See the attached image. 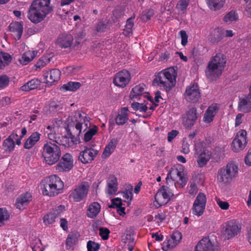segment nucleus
I'll use <instances>...</instances> for the list:
<instances>
[{"instance_id":"1","label":"nucleus","mask_w":251,"mask_h":251,"mask_svg":"<svg viewBox=\"0 0 251 251\" xmlns=\"http://www.w3.org/2000/svg\"><path fill=\"white\" fill-rule=\"evenodd\" d=\"M50 0H34L31 3L27 17L33 23L38 24L43 21L52 11L50 5Z\"/></svg>"},{"instance_id":"2","label":"nucleus","mask_w":251,"mask_h":251,"mask_svg":"<svg viewBox=\"0 0 251 251\" xmlns=\"http://www.w3.org/2000/svg\"><path fill=\"white\" fill-rule=\"evenodd\" d=\"M226 58L221 53H218L208 62L205 72L206 77L214 81L221 76L226 63Z\"/></svg>"},{"instance_id":"3","label":"nucleus","mask_w":251,"mask_h":251,"mask_svg":"<svg viewBox=\"0 0 251 251\" xmlns=\"http://www.w3.org/2000/svg\"><path fill=\"white\" fill-rule=\"evenodd\" d=\"M63 187V182L56 175L47 177L41 183V189L44 196H56L60 193Z\"/></svg>"},{"instance_id":"4","label":"nucleus","mask_w":251,"mask_h":251,"mask_svg":"<svg viewBox=\"0 0 251 251\" xmlns=\"http://www.w3.org/2000/svg\"><path fill=\"white\" fill-rule=\"evenodd\" d=\"M176 75L177 73L174 68H168L158 73L153 83L156 82L163 87L166 91H169L176 85Z\"/></svg>"},{"instance_id":"5","label":"nucleus","mask_w":251,"mask_h":251,"mask_svg":"<svg viewBox=\"0 0 251 251\" xmlns=\"http://www.w3.org/2000/svg\"><path fill=\"white\" fill-rule=\"evenodd\" d=\"M42 156L46 163L51 165L60 159L61 152L59 147L54 143L47 142L44 145Z\"/></svg>"},{"instance_id":"6","label":"nucleus","mask_w":251,"mask_h":251,"mask_svg":"<svg viewBox=\"0 0 251 251\" xmlns=\"http://www.w3.org/2000/svg\"><path fill=\"white\" fill-rule=\"evenodd\" d=\"M238 170V167L234 163H228L218 171V180L224 183H229L236 177Z\"/></svg>"},{"instance_id":"7","label":"nucleus","mask_w":251,"mask_h":251,"mask_svg":"<svg viewBox=\"0 0 251 251\" xmlns=\"http://www.w3.org/2000/svg\"><path fill=\"white\" fill-rule=\"evenodd\" d=\"M176 177H178L179 179L176 182L174 183L176 187L183 188L186 184L188 178L183 171H180L177 168H172L170 170L166 177L167 183L169 184L170 179L173 182Z\"/></svg>"},{"instance_id":"8","label":"nucleus","mask_w":251,"mask_h":251,"mask_svg":"<svg viewBox=\"0 0 251 251\" xmlns=\"http://www.w3.org/2000/svg\"><path fill=\"white\" fill-rule=\"evenodd\" d=\"M89 187L88 182H81L69 195L70 200L75 202L80 201L86 197Z\"/></svg>"},{"instance_id":"9","label":"nucleus","mask_w":251,"mask_h":251,"mask_svg":"<svg viewBox=\"0 0 251 251\" xmlns=\"http://www.w3.org/2000/svg\"><path fill=\"white\" fill-rule=\"evenodd\" d=\"M173 196L174 194L170 191L169 187L162 186L156 194L155 201L159 207L167 204Z\"/></svg>"},{"instance_id":"10","label":"nucleus","mask_w":251,"mask_h":251,"mask_svg":"<svg viewBox=\"0 0 251 251\" xmlns=\"http://www.w3.org/2000/svg\"><path fill=\"white\" fill-rule=\"evenodd\" d=\"M247 144V132L245 130L241 129L237 132L232 141V150L235 152L242 150L245 148Z\"/></svg>"},{"instance_id":"11","label":"nucleus","mask_w":251,"mask_h":251,"mask_svg":"<svg viewBox=\"0 0 251 251\" xmlns=\"http://www.w3.org/2000/svg\"><path fill=\"white\" fill-rule=\"evenodd\" d=\"M206 203V198L204 193H200L197 196L192 207V213L198 216H201L204 212Z\"/></svg>"},{"instance_id":"12","label":"nucleus","mask_w":251,"mask_h":251,"mask_svg":"<svg viewBox=\"0 0 251 251\" xmlns=\"http://www.w3.org/2000/svg\"><path fill=\"white\" fill-rule=\"evenodd\" d=\"M240 225L234 221H230L226 223L223 233L225 239H229L237 235L240 232Z\"/></svg>"},{"instance_id":"13","label":"nucleus","mask_w":251,"mask_h":251,"mask_svg":"<svg viewBox=\"0 0 251 251\" xmlns=\"http://www.w3.org/2000/svg\"><path fill=\"white\" fill-rule=\"evenodd\" d=\"M198 118L197 109L191 108L182 116V124L187 128H191L195 124Z\"/></svg>"},{"instance_id":"14","label":"nucleus","mask_w":251,"mask_h":251,"mask_svg":"<svg viewBox=\"0 0 251 251\" xmlns=\"http://www.w3.org/2000/svg\"><path fill=\"white\" fill-rule=\"evenodd\" d=\"M130 78V73L127 70H123L116 74L113 79V83L124 88L128 83Z\"/></svg>"},{"instance_id":"15","label":"nucleus","mask_w":251,"mask_h":251,"mask_svg":"<svg viewBox=\"0 0 251 251\" xmlns=\"http://www.w3.org/2000/svg\"><path fill=\"white\" fill-rule=\"evenodd\" d=\"M186 100L190 102H195L199 100L201 97L199 86L197 84H193L187 87L185 93Z\"/></svg>"},{"instance_id":"16","label":"nucleus","mask_w":251,"mask_h":251,"mask_svg":"<svg viewBox=\"0 0 251 251\" xmlns=\"http://www.w3.org/2000/svg\"><path fill=\"white\" fill-rule=\"evenodd\" d=\"M90 118L87 117L86 114L81 111L75 112L73 123L78 124L80 127L83 128L84 131L90 126Z\"/></svg>"},{"instance_id":"17","label":"nucleus","mask_w":251,"mask_h":251,"mask_svg":"<svg viewBox=\"0 0 251 251\" xmlns=\"http://www.w3.org/2000/svg\"><path fill=\"white\" fill-rule=\"evenodd\" d=\"M85 149L81 151L78 157L79 160L83 163L91 162L97 154L98 151L91 147H85Z\"/></svg>"},{"instance_id":"18","label":"nucleus","mask_w":251,"mask_h":251,"mask_svg":"<svg viewBox=\"0 0 251 251\" xmlns=\"http://www.w3.org/2000/svg\"><path fill=\"white\" fill-rule=\"evenodd\" d=\"M73 166V160L72 155L69 153H66L57 165L56 169L60 172L67 171L71 170Z\"/></svg>"},{"instance_id":"19","label":"nucleus","mask_w":251,"mask_h":251,"mask_svg":"<svg viewBox=\"0 0 251 251\" xmlns=\"http://www.w3.org/2000/svg\"><path fill=\"white\" fill-rule=\"evenodd\" d=\"M181 239V233L178 231H175L171 238L163 243L162 249L166 251L168 249L173 248L178 244Z\"/></svg>"},{"instance_id":"20","label":"nucleus","mask_w":251,"mask_h":251,"mask_svg":"<svg viewBox=\"0 0 251 251\" xmlns=\"http://www.w3.org/2000/svg\"><path fill=\"white\" fill-rule=\"evenodd\" d=\"M82 129L83 128L80 127L79 124H75V123H73V125L68 126L67 131L70 138L74 143L76 144L79 139V137L81 132Z\"/></svg>"},{"instance_id":"21","label":"nucleus","mask_w":251,"mask_h":251,"mask_svg":"<svg viewBox=\"0 0 251 251\" xmlns=\"http://www.w3.org/2000/svg\"><path fill=\"white\" fill-rule=\"evenodd\" d=\"M43 76L46 83L51 85L54 82L59 80L61 76V72L58 69H53L50 72H46Z\"/></svg>"},{"instance_id":"22","label":"nucleus","mask_w":251,"mask_h":251,"mask_svg":"<svg viewBox=\"0 0 251 251\" xmlns=\"http://www.w3.org/2000/svg\"><path fill=\"white\" fill-rule=\"evenodd\" d=\"M208 237L202 239L196 247V251H218Z\"/></svg>"},{"instance_id":"23","label":"nucleus","mask_w":251,"mask_h":251,"mask_svg":"<svg viewBox=\"0 0 251 251\" xmlns=\"http://www.w3.org/2000/svg\"><path fill=\"white\" fill-rule=\"evenodd\" d=\"M31 200L32 196L30 193L26 192L22 194L17 199L16 207L20 210L24 209Z\"/></svg>"},{"instance_id":"24","label":"nucleus","mask_w":251,"mask_h":251,"mask_svg":"<svg viewBox=\"0 0 251 251\" xmlns=\"http://www.w3.org/2000/svg\"><path fill=\"white\" fill-rule=\"evenodd\" d=\"M238 109L245 113L251 111V94H248L240 99Z\"/></svg>"},{"instance_id":"25","label":"nucleus","mask_w":251,"mask_h":251,"mask_svg":"<svg viewBox=\"0 0 251 251\" xmlns=\"http://www.w3.org/2000/svg\"><path fill=\"white\" fill-rule=\"evenodd\" d=\"M18 137L16 132H13L10 136L3 142V148L6 152H10L14 150L15 148L14 139Z\"/></svg>"},{"instance_id":"26","label":"nucleus","mask_w":251,"mask_h":251,"mask_svg":"<svg viewBox=\"0 0 251 251\" xmlns=\"http://www.w3.org/2000/svg\"><path fill=\"white\" fill-rule=\"evenodd\" d=\"M8 28L9 30L15 36L16 40L21 39L23 32V25L22 23L18 22L11 23Z\"/></svg>"},{"instance_id":"27","label":"nucleus","mask_w":251,"mask_h":251,"mask_svg":"<svg viewBox=\"0 0 251 251\" xmlns=\"http://www.w3.org/2000/svg\"><path fill=\"white\" fill-rule=\"evenodd\" d=\"M73 38L71 34H61L58 38L57 43L61 48L70 47L73 43Z\"/></svg>"},{"instance_id":"28","label":"nucleus","mask_w":251,"mask_h":251,"mask_svg":"<svg viewBox=\"0 0 251 251\" xmlns=\"http://www.w3.org/2000/svg\"><path fill=\"white\" fill-rule=\"evenodd\" d=\"M106 192L109 195L115 194L118 189L117 178L114 176H110L107 180Z\"/></svg>"},{"instance_id":"29","label":"nucleus","mask_w":251,"mask_h":251,"mask_svg":"<svg viewBox=\"0 0 251 251\" xmlns=\"http://www.w3.org/2000/svg\"><path fill=\"white\" fill-rule=\"evenodd\" d=\"M224 37L223 31L219 28H215L211 31L209 40L212 43H217L221 41Z\"/></svg>"},{"instance_id":"30","label":"nucleus","mask_w":251,"mask_h":251,"mask_svg":"<svg viewBox=\"0 0 251 251\" xmlns=\"http://www.w3.org/2000/svg\"><path fill=\"white\" fill-rule=\"evenodd\" d=\"M40 136L41 134L37 132L32 133L24 143V148L26 149H31L39 140Z\"/></svg>"},{"instance_id":"31","label":"nucleus","mask_w":251,"mask_h":251,"mask_svg":"<svg viewBox=\"0 0 251 251\" xmlns=\"http://www.w3.org/2000/svg\"><path fill=\"white\" fill-rule=\"evenodd\" d=\"M218 110V107L217 105H212L210 106L204 114L203 117L204 121L207 123H210L213 120Z\"/></svg>"},{"instance_id":"32","label":"nucleus","mask_w":251,"mask_h":251,"mask_svg":"<svg viewBox=\"0 0 251 251\" xmlns=\"http://www.w3.org/2000/svg\"><path fill=\"white\" fill-rule=\"evenodd\" d=\"M118 140L113 138L111 140L108 145H107L103 151L102 157L106 158L110 156L113 152L118 144Z\"/></svg>"},{"instance_id":"33","label":"nucleus","mask_w":251,"mask_h":251,"mask_svg":"<svg viewBox=\"0 0 251 251\" xmlns=\"http://www.w3.org/2000/svg\"><path fill=\"white\" fill-rule=\"evenodd\" d=\"M100 209V204L97 202H94L89 205L87 209V215L90 218H94L99 213Z\"/></svg>"},{"instance_id":"34","label":"nucleus","mask_w":251,"mask_h":251,"mask_svg":"<svg viewBox=\"0 0 251 251\" xmlns=\"http://www.w3.org/2000/svg\"><path fill=\"white\" fill-rule=\"evenodd\" d=\"M127 107H123L116 118V123L118 125H123L128 119Z\"/></svg>"},{"instance_id":"35","label":"nucleus","mask_w":251,"mask_h":251,"mask_svg":"<svg viewBox=\"0 0 251 251\" xmlns=\"http://www.w3.org/2000/svg\"><path fill=\"white\" fill-rule=\"evenodd\" d=\"M145 87V84H140L133 88L129 95L130 98L132 100L138 99L144 93Z\"/></svg>"},{"instance_id":"36","label":"nucleus","mask_w":251,"mask_h":251,"mask_svg":"<svg viewBox=\"0 0 251 251\" xmlns=\"http://www.w3.org/2000/svg\"><path fill=\"white\" fill-rule=\"evenodd\" d=\"M40 81L38 79H33L25 84L21 87L23 91H29L37 88L40 84Z\"/></svg>"},{"instance_id":"37","label":"nucleus","mask_w":251,"mask_h":251,"mask_svg":"<svg viewBox=\"0 0 251 251\" xmlns=\"http://www.w3.org/2000/svg\"><path fill=\"white\" fill-rule=\"evenodd\" d=\"M207 4L210 9L216 11L222 8L225 0H206Z\"/></svg>"},{"instance_id":"38","label":"nucleus","mask_w":251,"mask_h":251,"mask_svg":"<svg viewBox=\"0 0 251 251\" xmlns=\"http://www.w3.org/2000/svg\"><path fill=\"white\" fill-rule=\"evenodd\" d=\"M12 57L8 53L0 52V69H3L11 62Z\"/></svg>"},{"instance_id":"39","label":"nucleus","mask_w":251,"mask_h":251,"mask_svg":"<svg viewBox=\"0 0 251 251\" xmlns=\"http://www.w3.org/2000/svg\"><path fill=\"white\" fill-rule=\"evenodd\" d=\"M190 0H179L177 3L176 8L179 14H184L187 9Z\"/></svg>"},{"instance_id":"40","label":"nucleus","mask_w":251,"mask_h":251,"mask_svg":"<svg viewBox=\"0 0 251 251\" xmlns=\"http://www.w3.org/2000/svg\"><path fill=\"white\" fill-rule=\"evenodd\" d=\"M81 84L77 82H69L64 84L60 88L61 90L75 91L80 88Z\"/></svg>"},{"instance_id":"41","label":"nucleus","mask_w":251,"mask_h":251,"mask_svg":"<svg viewBox=\"0 0 251 251\" xmlns=\"http://www.w3.org/2000/svg\"><path fill=\"white\" fill-rule=\"evenodd\" d=\"M134 17L128 19L126 21V24L124 29L123 34L126 36H130L132 34V27L134 25L133 19Z\"/></svg>"},{"instance_id":"42","label":"nucleus","mask_w":251,"mask_h":251,"mask_svg":"<svg viewBox=\"0 0 251 251\" xmlns=\"http://www.w3.org/2000/svg\"><path fill=\"white\" fill-rule=\"evenodd\" d=\"M35 57L34 52L30 50L25 52L20 60L21 63L24 65L27 64L32 61Z\"/></svg>"},{"instance_id":"43","label":"nucleus","mask_w":251,"mask_h":251,"mask_svg":"<svg viewBox=\"0 0 251 251\" xmlns=\"http://www.w3.org/2000/svg\"><path fill=\"white\" fill-rule=\"evenodd\" d=\"M210 158V157L209 152H207L206 153L205 151H203V152L200 154L197 160L199 166L200 167H203L206 164L207 161H208Z\"/></svg>"},{"instance_id":"44","label":"nucleus","mask_w":251,"mask_h":251,"mask_svg":"<svg viewBox=\"0 0 251 251\" xmlns=\"http://www.w3.org/2000/svg\"><path fill=\"white\" fill-rule=\"evenodd\" d=\"M78 233L75 231L70 232L66 241V244L67 246L72 247L77 241Z\"/></svg>"},{"instance_id":"45","label":"nucleus","mask_w":251,"mask_h":251,"mask_svg":"<svg viewBox=\"0 0 251 251\" xmlns=\"http://www.w3.org/2000/svg\"><path fill=\"white\" fill-rule=\"evenodd\" d=\"M133 232L130 230H126L122 236V240L125 243H128V244L133 243L134 239L133 238Z\"/></svg>"},{"instance_id":"46","label":"nucleus","mask_w":251,"mask_h":251,"mask_svg":"<svg viewBox=\"0 0 251 251\" xmlns=\"http://www.w3.org/2000/svg\"><path fill=\"white\" fill-rule=\"evenodd\" d=\"M10 215L5 208H0V226L4 224V222L8 220Z\"/></svg>"},{"instance_id":"47","label":"nucleus","mask_w":251,"mask_h":251,"mask_svg":"<svg viewBox=\"0 0 251 251\" xmlns=\"http://www.w3.org/2000/svg\"><path fill=\"white\" fill-rule=\"evenodd\" d=\"M124 8L122 7H117L113 11L114 22H117L124 15Z\"/></svg>"},{"instance_id":"48","label":"nucleus","mask_w":251,"mask_h":251,"mask_svg":"<svg viewBox=\"0 0 251 251\" xmlns=\"http://www.w3.org/2000/svg\"><path fill=\"white\" fill-rule=\"evenodd\" d=\"M97 127L94 126L93 128L89 129L84 134V140L87 142L89 141L97 132Z\"/></svg>"},{"instance_id":"49","label":"nucleus","mask_w":251,"mask_h":251,"mask_svg":"<svg viewBox=\"0 0 251 251\" xmlns=\"http://www.w3.org/2000/svg\"><path fill=\"white\" fill-rule=\"evenodd\" d=\"M62 109V106L61 104H57L54 102H50L49 106V111L51 114H55Z\"/></svg>"},{"instance_id":"50","label":"nucleus","mask_w":251,"mask_h":251,"mask_svg":"<svg viewBox=\"0 0 251 251\" xmlns=\"http://www.w3.org/2000/svg\"><path fill=\"white\" fill-rule=\"evenodd\" d=\"M50 57L48 56L42 57L37 63L35 65L36 68L41 69L44 67L48 63H49L50 61Z\"/></svg>"},{"instance_id":"51","label":"nucleus","mask_w":251,"mask_h":251,"mask_svg":"<svg viewBox=\"0 0 251 251\" xmlns=\"http://www.w3.org/2000/svg\"><path fill=\"white\" fill-rule=\"evenodd\" d=\"M237 19V15L234 11H231L227 13L224 18V21L225 22H231L233 21H236Z\"/></svg>"},{"instance_id":"52","label":"nucleus","mask_w":251,"mask_h":251,"mask_svg":"<svg viewBox=\"0 0 251 251\" xmlns=\"http://www.w3.org/2000/svg\"><path fill=\"white\" fill-rule=\"evenodd\" d=\"M131 107L135 111L139 110L141 112H147L148 110V107L146 105L137 102L132 103Z\"/></svg>"},{"instance_id":"53","label":"nucleus","mask_w":251,"mask_h":251,"mask_svg":"<svg viewBox=\"0 0 251 251\" xmlns=\"http://www.w3.org/2000/svg\"><path fill=\"white\" fill-rule=\"evenodd\" d=\"M56 218L55 215L51 212L44 216V222L46 225L51 224L55 222Z\"/></svg>"},{"instance_id":"54","label":"nucleus","mask_w":251,"mask_h":251,"mask_svg":"<svg viewBox=\"0 0 251 251\" xmlns=\"http://www.w3.org/2000/svg\"><path fill=\"white\" fill-rule=\"evenodd\" d=\"M100 247V245L92 241H89L87 244L88 251H97Z\"/></svg>"},{"instance_id":"55","label":"nucleus","mask_w":251,"mask_h":251,"mask_svg":"<svg viewBox=\"0 0 251 251\" xmlns=\"http://www.w3.org/2000/svg\"><path fill=\"white\" fill-rule=\"evenodd\" d=\"M100 235L103 240H107L109 238V230L105 227H100L99 229Z\"/></svg>"},{"instance_id":"56","label":"nucleus","mask_w":251,"mask_h":251,"mask_svg":"<svg viewBox=\"0 0 251 251\" xmlns=\"http://www.w3.org/2000/svg\"><path fill=\"white\" fill-rule=\"evenodd\" d=\"M9 82V77L5 75L0 76V88H4L7 86Z\"/></svg>"},{"instance_id":"57","label":"nucleus","mask_w":251,"mask_h":251,"mask_svg":"<svg viewBox=\"0 0 251 251\" xmlns=\"http://www.w3.org/2000/svg\"><path fill=\"white\" fill-rule=\"evenodd\" d=\"M112 203L109 207L117 208L118 207L123 205L122 200L120 198H117L112 200Z\"/></svg>"},{"instance_id":"58","label":"nucleus","mask_w":251,"mask_h":251,"mask_svg":"<svg viewBox=\"0 0 251 251\" xmlns=\"http://www.w3.org/2000/svg\"><path fill=\"white\" fill-rule=\"evenodd\" d=\"M123 197L125 200L131 201L132 198V188L130 189H126L125 191L122 192ZM126 201V200H125Z\"/></svg>"},{"instance_id":"59","label":"nucleus","mask_w":251,"mask_h":251,"mask_svg":"<svg viewBox=\"0 0 251 251\" xmlns=\"http://www.w3.org/2000/svg\"><path fill=\"white\" fill-rule=\"evenodd\" d=\"M180 34L181 38V44L182 46H185L187 43L188 36L186 32L184 30H181Z\"/></svg>"},{"instance_id":"60","label":"nucleus","mask_w":251,"mask_h":251,"mask_svg":"<svg viewBox=\"0 0 251 251\" xmlns=\"http://www.w3.org/2000/svg\"><path fill=\"white\" fill-rule=\"evenodd\" d=\"M64 208L65 206L64 205H60L57 206L56 208L53 210L51 212L57 217L60 215V214L64 210Z\"/></svg>"},{"instance_id":"61","label":"nucleus","mask_w":251,"mask_h":251,"mask_svg":"<svg viewBox=\"0 0 251 251\" xmlns=\"http://www.w3.org/2000/svg\"><path fill=\"white\" fill-rule=\"evenodd\" d=\"M154 14V11L152 9H150L143 15V19L144 21H148L151 19V17L153 16Z\"/></svg>"},{"instance_id":"62","label":"nucleus","mask_w":251,"mask_h":251,"mask_svg":"<svg viewBox=\"0 0 251 251\" xmlns=\"http://www.w3.org/2000/svg\"><path fill=\"white\" fill-rule=\"evenodd\" d=\"M178 134V131L176 130H172L168 134L167 139L169 142H171Z\"/></svg>"},{"instance_id":"63","label":"nucleus","mask_w":251,"mask_h":251,"mask_svg":"<svg viewBox=\"0 0 251 251\" xmlns=\"http://www.w3.org/2000/svg\"><path fill=\"white\" fill-rule=\"evenodd\" d=\"M217 202L222 209L227 210L229 207V204L227 201H222L219 199Z\"/></svg>"},{"instance_id":"64","label":"nucleus","mask_w":251,"mask_h":251,"mask_svg":"<svg viewBox=\"0 0 251 251\" xmlns=\"http://www.w3.org/2000/svg\"><path fill=\"white\" fill-rule=\"evenodd\" d=\"M11 99L8 97H3L0 100V105L2 106H6L11 103Z\"/></svg>"}]
</instances>
